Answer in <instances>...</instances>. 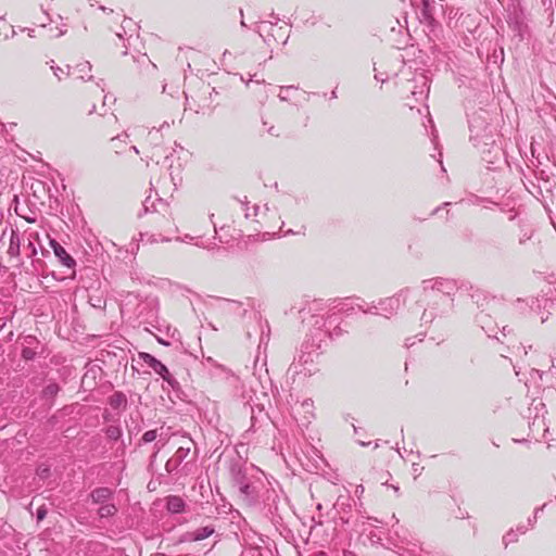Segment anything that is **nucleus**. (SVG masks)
<instances>
[{
	"label": "nucleus",
	"mask_w": 556,
	"mask_h": 556,
	"mask_svg": "<svg viewBox=\"0 0 556 556\" xmlns=\"http://www.w3.org/2000/svg\"><path fill=\"white\" fill-rule=\"evenodd\" d=\"M131 23H132L131 18L124 17L123 24L121 25V30L116 31V36L126 41L124 43V47H125V51L123 52L124 55H126L128 53V50L134 46L132 45L134 38L131 35L129 37L125 38L126 26H127V24H131ZM137 39H138V37L135 38V40H137Z\"/></svg>",
	"instance_id": "obj_17"
},
{
	"label": "nucleus",
	"mask_w": 556,
	"mask_h": 556,
	"mask_svg": "<svg viewBox=\"0 0 556 556\" xmlns=\"http://www.w3.org/2000/svg\"><path fill=\"white\" fill-rule=\"evenodd\" d=\"M185 501L180 496L172 495L166 500V508L173 514H179L185 509Z\"/></svg>",
	"instance_id": "obj_18"
},
{
	"label": "nucleus",
	"mask_w": 556,
	"mask_h": 556,
	"mask_svg": "<svg viewBox=\"0 0 556 556\" xmlns=\"http://www.w3.org/2000/svg\"><path fill=\"white\" fill-rule=\"evenodd\" d=\"M220 305V309L228 314L239 315L244 317L248 309L253 307V300L251 298H247L245 301H237L230 299H218Z\"/></svg>",
	"instance_id": "obj_7"
},
{
	"label": "nucleus",
	"mask_w": 556,
	"mask_h": 556,
	"mask_svg": "<svg viewBox=\"0 0 556 556\" xmlns=\"http://www.w3.org/2000/svg\"><path fill=\"white\" fill-rule=\"evenodd\" d=\"M271 16L275 17V22H269L271 25H276L277 21H279V17H276L274 13H271Z\"/></svg>",
	"instance_id": "obj_55"
},
{
	"label": "nucleus",
	"mask_w": 556,
	"mask_h": 556,
	"mask_svg": "<svg viewBox=\"0 0 556 556\" xmlns=\"http://www.w3.org/2000/svg\"><path fill=\"white\" fill-rule=\"evenodd\" d=\"M375 79L381 83H386L388 80V77H382V75L376 74Z\"/></svg>",
	"instance_id": "obj_49"
},
{
	"label": "nucleus",
	"mask_w": 556,
	"mask_h": 556,
	"mask_svg": "<svg viewBox=\"0 0 556 556\" xmlns=\"http://www.w3.org/2000/svg\"><path fill=\"white\" fill-rule=\"evenodd\" d=\"M356 306L358 309H361L363 313H371V308L367 307V304L364 301H359V303H356Z\"/></svg>",
	"instance_id": "obj_44"
},
{
	"label": "nucleus",
	"mask_w": 556,
	"mask_h": 556,
	"mask_svg": "<svg viewBox=\"0 0 556 556\" xmlns=\"http://www.w3.org/2000/svg\"><path fill=\"white\" fill-rule=\"evenodd\" d=\"M240 498L249 506L257 502V491L254 484L250 481L239 485L238 488Z\"/></svg>",
	"instance_id": "obj_12"
},
{
	"label": "nucleus",
	"mask_w": 556,
	"mask_h": 556,
	"mask_svg": "<svg viewBox=\"0 0 556 556\" xmlns=\"http://www.w3.org/2000/svg\"><path fill=\"white\" fill-rule=\"evenodd\" d=\"M140 240L147 241L149 243H155V242H168L170 239L168 237L162 236V235H143L140 233Z\"/></svg>",
	"instance_id": "obj_25"
},
{
	"label": "nucleus",
	"mask_w": 556,
	"mask_h": 556,
	"mask_svg": "<svg viewBox=\"0 0 556 556\" xmlns=\"http://www.w3.org/2000/svg\"><path fill=\"white\" fill-rule=\"evenodd\" d=\"M29 247L33 249V253H36V249L31 242H29Z\"/></svg>",
	"instance_id": "obj_63"
},
{
	"label": "nucleus",
	"mask_w": 556,
	"mask_h": 556,
	"mask_svg": "<svg viewBox=\"0 0 556 556\" xmlns=\"http://www.w3.org/2000/svg\"><path fill=\"white\" fill-rule=\"evenodd\" d=\"M533 236V230L532 229H523L521 230V233L518 238V242L520 245H523L526 244L529 240H531Z\"/></svg>",
	"instance_id": "obj_34"
},
{
	"label": "nucleus",
	"mask_w": 556,
	"mask_h": 556,
	"mask_svg": "<svg viewBox=\"0 0 556 556\" xmlns=\"http://www.w3.org/2000/svg\"><path fill=\"white\" fill-rule=\"evenodd\" d=\"M342 498H343L342 496H340V497L338 498V501L336 502V505H334L336 507L340 505V501H341Z\"/></svg>",
	"instance_id": "obj_62"
},
{
	"label": "nucleus",
	"mask_w": 556,
	"mask_h": 556,
	"mask_svg": "<svg viewBox=\"0 0 556 556\" xmlns=\"http://www.w3.org/2000/svg\"><path fill=\"white\" fill-rule=\"evenodd\" d=\"M98 87L101 88V91H104V83H103V79H101L98 84Z\"/></svg>",
	"instance_id": "obj_53"
},
{
	"label": "nucleus",
	"mask_w": 556,
	"mask_h": 556,
	"mask_svg": "<svg viewBox=\"0 0 556 556\" xmlns=\"http://www.w3.org/2000/svg\"><path fill=\"white\" fill-rule=\"evenodd\" d=\"M46 516H47V508L45 506H40L36 513L37 520L41 521L46 518Z\"/></svg>",
	"instance_id": "obj_41"
},
{
	"label": "nucleus",
	"mask_w": 556,
	"mask_h": 556,
	"mask_svg": "<svg viewBox=\"0 0 556 556\" xmlns=\"http://www.w3.org/2000/svg\"><path fill=\"white\" fill-rule=\"evenodd\" d=\"M99 10H101L102 12L106 13V14H114V10L111 9V8H106L104 5H100L99 7Z\"/></svg>",
	"instance_id": "obj_46"
},
{
	"label": "nucleus",
	"mask_w": 556,
	"mask_h": 556,
	"mask_svg": "<svg viewBox=\"0 0 556 556\" xmlns=\"http://www.w3.org/2000/svg\"><path fill=\"white\" fill-rule=\"evenodd\" d=\"M526 303L530 311L540 316L541 323H545L549 316V308L553 302L544 296L528 298L526 300L518 299V303Z\"/></svg>",
	"instance_id": "obj_6"
},
{
	"label": "nucleus",
	"mask_w": 556,
	"mask_h": 556,
	"mask_svg": "<svg viewBox=\"0 0 556 556\" xmlns=\"http://www.w3.org/2000/svg\"><path fill=\"white\" fill-rule=\"evenodd\" d=\"M191 239H192V238H191L190 236H186V237H185V239H184V241H186V240H191Z\"/></svg>",
	"instance_id": "obj_64"
},
{
	"label": "nucleus",
	"mask_w": 556,
	"mask_h": 556,
	"mask_svg": "<svg viewBox=\"0 0 556 556\" xmlns=\"http://www.w3.org/2000/svg\"><path fill=\"white\" fill-rule=\"evenodd\" d=\"M412 469L416 479L418 476H420L421 471L424 470V467H421L418 463H413Z\"/></svg>",
	"instance_id": "obj_42"
},
{
	"label": "nucleus",
	"mask_w": 556,
	"mask_h": 556,
	"mask_svg": "<svg viewBox=\"0 0 556 556\" xmlns=\"http://www.w3.org/2000/svg\"><path fill=\"white\" fill-rule=\"evenodd\" d=\"M34 340H35V338H33V337H28V338L26 339V342H27L28 344H31V342H33Z\"/></svg>",
	"instance_id": "obj_57"
},
{
	"label": "nucleus",
	"mask_w": 556,
	"mask_h": 556,
	"mask_svg": "<svg viewBox=\"0 0 556 556\" xmlns=\"http://www.w3.org/2000/svg\"><path fill=\"white\" fill-rule=\"evenodd\" d=\"M544 507H545V504L542 507L535 508L533 516L528 518V525L530 528L534 527V525L536 523V520H538V515L540 511H542L544 509Z\"/></svg>",
	"instance_id": "obj_38"
},
{
	"label": "nucleus",
	"mask_w": 556,
	"mask_h": 556,
	"mask_svg": "<svg viewBox=\"0 0 556 556\" xmlns=\"http://www.w3.org/2000/svg\"><path fill=\"white\" fill-rule=\"evenodd\" d=\"M491 126L488 123L485 112L473 113L469 118L470 141L475 147H480V137Z\"/></svg>",
	"instance_id": "obj_5"
},
{
	"label": "nucleus",
	"mask_w": 556,
	"mask_h": 556,
	"mask_svg": "<svg viewBox=\"0 0 556 556\" xmlns=\"http://www.w3.org/2000/svg\"><path fill=\"white\" fill-rule=\"evenodd\" d=\"M254 30L260 35V37L263 39V41L265 43H267V45L269 43V40L266 37L263 36V34L261 33L260 28H255Z\"/></svg>",
	"instance_id": "obj_50"
},
{
	"label": "nucleus",
	"mask_w": 556,
	"mask_h": 556,
	"mask_svg": "<svg viewBox=\"0 0 556 556\" xmlns=\"http://www.w3.org/2000/svg\"><path fill=\"white\" fill-rule=\"evenodd\" d=\"M529 428L534 438L541 432H545L547 430L545 427L544 418L539 417L538 415H535L533 421L529 425Z\"/></svg>",
	"instance_id": "obj_23"
},
{
	"label": "nucleus",
	"mask_w": 556,
	"mask_h": 556,
	"mask_svg": "<svg viewBox=\"0 0 556 556\" xmlns=\"http://www.w3.org/2000/svg\"><path fill=\"white\" fill-rule=\"evenodd\" d=\"M293 89H296L294 86H286V87H280V92L278 94V98L281 100V101H289V92Z\"/></svg>",
	"instance_id": "obj_35"
},
{
	"label": "nucleus",
	"mask_w": 556,
	"mask_h": 556,
	"mask_svg": "<svg viewBox=\"0 0 556 556\" xmlns=\"http://www.w3.org/2000/svg\"><path fill=\"white\" fill-rule=\"evenodd\" d=\"M109 404L114 409H118L122 407L125 408L127 405V397L122 392H114L109 399Z\"/></svg>",
	"instance_id": "obj_21"
},
{
	"label": "nucleus",
	"mask_w": 556,
	"mask_h": 556,
	"mask_svg": "<svg viewBox=\"0 0 556 556\" xmlns=\"http://www.w3.org/2000/svg\"><path fill=\"white\" fill-rule=\"evenodd\" d=\"M240 203L242 205V210L244 211L245 218H251L252 216H254V217L258 216V212H260L258 205H254L252 207L253 208V213H252V210H250V207H249L248 201H240Z\"/></svg>",
	"instance_id": "obj_29"
},
{
	"label": "nucleus",
	"mask_w": 556,
	"mask_h": 556,
	"mask_svg": "<svg viewBox=\"0 0 556 556\" xmlns=\"http://www.w3.org/2000/svg\"><path fill=\"white\" fill-rule=\"evenodd\" d=\"M49 473H50V469H49V468H42V469H39V470H38V475H39V477H41V478H47V477H49Z\"/></svg>",
	"instance_id": "obj_45"
},
{
	"label": "nucleus",
	"mask_w": 556,
	"mask_h": 556,
	"mask_svg": "<svg viewBox=\"0 0 556 556\" xmlns=\"http://www.w3.org/2000/svg\"><path fill=\"white\" fill-rule=\"evenodd\" d=\"M113 496V491L110 488L101 486L94 489L90 493V497L96 504H103Z\"/></svg>",
	"instance_id": "obj_16"
},
{
	"label": "nucleus",
	"mask_w": 556,
	"mask_h": 556,
	"mask_svg": "<svg viewBox=\"0 0 556 556\" xmlns=\"http://www.w3.org/2000/svg\"><path fill=\"white\" fill-rule=\"evenodd\" d=\"M51 70L53 71V74L58 77L59 80L62 79V75H68V73H65V71L60 66H51Z\"/></svg>",
	"instance_id": "obj_40"
},
{
	"label": "nucleus",
	"mask_w": 556,
	"mask_h": 556,
	"mask_svg": "<svg viewBox=\"0 0 556 556\" xmlns=\"http://www.w3.org/2000/svg\"><path fill=\"white\" fill-rule=\"evenodd\" d=\"M396 83L399 92L410 110L427 99L429 93V79L424 72L403 71Z\"/></svg>",
	"instance_id": "obj_2"
},
{
	"label": "nucleus",
	"mask_w": 556,
	"mask_h": 556,
	"mask_svg": "<svg viewBox=\"0 0 556 556\" xmlns=\"http://www.w3.org/2000/svg\"><path fill=\"white\" fill-rule=\"evenodd\" d=\"M518 541V533H516L515 529H510L503 536V543L505 546H508L510 543H515Z\"/></svg>",
	"instance_id": "obj_32"
},
{
	"label": "nucleus",
	"mask_w": 556,
	"mask_h": 556,
	"mask_svg": "<svg viewBox=\"0 0 556 556\" xmlns=\"http://www.w3.org/2000/svg\"><path fill=\"white\" fill-rule=\"evenodd\" d=\"M410 293H413L410 288H404L394 295L380 300L379 308L381 309V315L390 318L392 315L396 314L400 307L405 304Z\"/></svg>",
	"instance_id": "obj_4"
},
{
	"label": "nucleus",
	"mask_w": 556,
	"mask_h": 556,
	"mask_svg": "<svg viewBox=\"0 0 556 556\" xmlns=\"http://www.w3.org/2000/svg\"><path fill=\"white\" fill-rule=\"evenodd\" d=\"M116 511H117V509H116L115 505L104 504L99 508L98 514L101 518H106V517L113 516Z\"/></svg>",
	"instance_id": "obj_27"
},
{
	"label": "nucleus",
	"mask_w": 556,
	"mask_h": 556,
	"mask_svg": "<svg viewBox=\"0 0 556 556\" xmlns=\"http://www.w3.org/2000/svg\"><path fill=\"white\" fill-rule=\"evenodd\" d=\"M50 247L52 248L54 255L59 258L62 265L66 266L67 268H74L76 266V261L56 240L51 239Z\"/></svg>",
	"instance_id": "obj_11"
},
{
	"label": "nucleus",
	"mask_w": 556,
	"mask_h": 556,
	"mask_svg": "<svg viewBox=\"0 0 556 556\" xmlns=\"http://www.w3.org/2000/svg\"><path fill=\"white\" fill-rule=\"evenodd\" d=\"M476 148L481 152V154L488 162H491L490 160L486 159V155L492 154L493 152L496 153L500 150L496 146L495 134L492 127H490L482 134V136L480 137V147Z\"/></svg>",
	"instance_id": "obj_9"
},
{
	"label": "nucleus",
	"mask_w": 556,
	"mask_h": 556,
	"mask_svg": "<svg viewBox=\"0 0 556 556\" xmlns=\"http://www.w3.org/2000/svg\"><path fill=\"white\" fill-rule=\"evenodd\" d=\"M338 96H337V91L336 90H332L331 91V94H330V98L331 99H336Z\"/></svg>",
	"instance_id": "obj_54"
},
{
	"label": "nucleus",
	"mask_w": 556,
	"mask_h": 556,
	"mask_svg": "<svg viewBox=\"0 0 556 556\" xmlns=\"http://www.w3.org/2000/svg\"><path fill=\"white\" fill-rule=\"evenodd\" d=\"M170 124L168 122H164L160 128H152L147 136V140L149 143L159 146L162 142L161 131L165 128H169Z\"/></svg>",
	"instance_id": "obj_19"
},
{
	"label": "nucleus",
	"mask_w": 556,
	"mask_h": 556,
	"mask_svg": "<svg viewBox=\"0 0 556 556\" xmlns=\"http://www.w3.org/2000/svg\"><path fill=\"white\" fill-rule=\"evenodd\" d=\"M510 331H511V330H510V329H508L506 326H504V327L502 328V330H501V332H502V334H503L504 337H506V336H507V333H509Z\"/></svg>",
	"instance_id": "obj_51"
},
{
	"label": "nucleus",
	"mask_w": 556,
	"mask_h": 556,
	"mask_svg": "<svg viewBox=\"0 0 556 556\" xmlns=\"http://www.w3.org/2000/svg\"><path fill=\"white\" fill-rule=\"evenodd\" d=\"M477 323L481 326L482 330H484L488 337L500 340L497 337V326L493 324L492 318L488 314H479L477 316Z\"/></svg>",
	"instance_id": "obj_13"
},
{
	"label": "nucleus",
	"mask_w": 556,
	"mask_h": 556,
	"mask_svg": "<svg viewBox=\"0 0 556 556\" xmlns=\"http://www.w3.org/2000/svg\"><path fill=\"white\" fill-rule=\"evenodd\" d=\"M457 290V283L447 278H430L421 281L420 292L428 302L421 315V321L431 324L437 317H442L453 306V296Z\"/></svg>",
	"instance_id": "obj_1"
},
{
	"label": "nucleus",
	"mask_w": 556,
	"mask_h": 556,
	"mask_svg": "<svg viewBox=\"0 0 556 556\" xmlns=\"http://www.w3.org/2000/svg\"><path fill=\"white\" fill-rule=\"evenodd\" d=\"M240 25H241V27H244V28H247V27H248V26H247V24H245V22L243 21V18H241Z\"/></svg>",
	"instance_id": "obj_60"
},
{
	"label": "nucleus",
	"mask_w": 556,
	"mask_h": 556,
	"mask_svg": "<svg viewBox=\"0 0 556 556\" xmlns=\"http://www.w3.org/2000/svg\"><path fill=\"white\" fill-rule=\"evenodd\" d=\"M105 434L110 440H118L122 437V429L117 425H111L105 429Z\"/></svg>",
	"instance_id": "obj_26"
},
{
	"label": "nucleus",
	"mask_w": 556,
	"mask_h": 556,
	"mask_svg": "<svg viewBox=\"0 0 556 556\" xmlns=\"http://www.w3.org/2000/svg\"><path fill=\"white\" fill-rule=\"evenodd\" d=\"M156 438H157V430H155V429L154 430H149V431H146L143 433V435L140 439V442L144 443V444L151 443L154 440H156Z\"/></svg>",
	"instance_id": "obj_33"
},
{
	"label": "nucleus",
	"mask_w": 556,
	"mask_h": 556,
	"mask_svg": "<svg viewBox=\"0 0 556 556\" xmlns=\"http://www.w3.org/2000/svg\"><path fill=\"white\" fill-rule=\"evenodd\" d=\"M422 11L426 17H432L434 13V0H421Z\"/></svg>",
	"instance_id": "obj_31"
},
{
	"label": "nucleus",
	"mask_w": 556,
	"mask_h": 556,
	"mask_svg": "<svg viewBox=\"0 0 556 556\" xmlns=\"http://www.w3.org/2000/svg\"><path fill=\"white\" fill-rule=\"evenodd\" d=\"M94 111H96V105L93 104V105L90 108L89 114H92Z\"/></svg>",
	"instance_id": "obj_61"
},
{
	"label": "nucleus",
	"mask_w": 556,
	"mask_h": 556,
	"mask_svg": "<svg viewBox=\"0 0 556 556\" xmlns=\"http://www.w3.org/2000/svg\"><path fill=\"white\" fill-rule=\"evenodd\" d=\"M549 371L552 375L556 376V361L555 359H552V366H551Z\"/></svg>",
	"instance_id": "obj_48"
},
{
	"label": "nucleus",
	"mask_w": 556,
	"mask_h": 556,
	"mask_svg": "<svg viewBox=\"0 0 556 556\" xmlns=\"http://www.w3.org/2000/svg\"><path fill=\"white\" fill-rule=\"evenodd\" d=\"M122 137L127 138V137H128V135H127V134H124V135H122V136H117L116 138H113L112 140L114 141V140H116V139H121Z\"/></svg>",
	"instance_id": "obj_59"
},
{
	"label": "nucleus",
	"mask_w": 556,
	"mask_h": 556,
	"mask_svg": "<svg viewBox=\"0 0 556 556\" xmlns=\"http://www.w3.org/2000/svg\"><path fill=\"white\" fill-rule=\"evenodd\" d=\"M191 451L190 442L187 446H179L176 453L172 458H169L165 464V469L167 472H174L176 471L179 466L182 464V462L188 457L189 453Z\"/></svg>",
	"instance_id": "obj_10"
},
{
	"label": "nucleus",
	"mask_w": 556,
	"mask_h": 556,
	"mask_svg": "<svg viewBox=\"0 0 556 556\" xmlns=\"http://www.w3.org/2000/svg\"><path fill=\"white\" fill-rule=\"evenodd\" d=\"M471 298L475 300V302L479 305V306H482L483 305V302H485L488 299L486 296L483 294V292L477 290L475 293L471 294Z\"/></svg>",
	"instance_id": "obj_37"
},
{
	"label": "nucleus",
	"mask_w": 556,
	"mask_h": 556,
	"mask_svg": "<svg viewBox=\"0 0 556 556\" xmlns=\"http://www.w3.org/2000/svg\"><path fill=\"white\" fill-rule=\"evenodd\" d=\"M130 149H131L136 154H139V150H138V148H137L136 146H132Z\"/></svg>",
	"instance_id": "obj_56"
},
{
	"label": "nucleus",
	"mask_w": 556,
	"mask_h": 556,
	"mask_svg": "<svg viewBox=\"0 0 556 556\" xmlns=\"http://www.w3.org/2000/svg\"><path fill=\"white\" fill-rule=\"evenodd\" d=\"M229 471L233 486L238 488L249 481L245 471L239 463L232 464Z\"/></svg>",
	"instance_id": "obj_14"
},
{
	"label": "nucleus",
	"mask_w": 556,
	"mask_h": 556,
	"mask_svg": "<svg viewBox=\"0 0 556 556\" xmlns=\"http://www.w3.org/2000/svg\"><path fill=\"white\" fill-rule=\"evenodd\" d=\"M8 252L12 256H17L20 254V237L15 231H12Z\"/></svg>",
	"instance_id": "obj_24"
},
{
	"label": "nucleus",
	"mask_w": 556,
	"mask_h": 556,
	"mask_svg": "<svg viewBox=\"0 0 556 556\" xmlns=\"http://www.w3.org/2000/svg\"><path fill=\"white\" fill-rule=\"evenodd\" d=\"M215 532V528L212 526H206L199 528L192 532H188L186 534V540L188 541H202L208 536H211Z\"/></svg>",
	"instance_id": "obj_15"
},
{
	"label": "nucleus",
	"mask_w": 556,
	"mask_h": 556,
	"mask_svg": "<svg viewBox=\"0 0 556 556\" xmlns=\"http://www.w3.org/2000/svg\"><path fill=\"white\" fill-rule=\"evenodd\" d=\"M140 358L143 361V363L146 365H148L151 369H153L155 374L161 376L163 378V380H165L172 387H174L176 381L173 378V376L170 375V372L168 371L167 367L162 362H160L159 359H156L154 356H152L149 353H140Z\"/></svg>",
	"instance_id": "obj_8"
},
{
	"label": "nucleus",
	"mask_w": 556,
	"mask_h": 556,
	"mask_svg": "<svg viewBox=\"0 0 556 556\" xmlns=\"http://www.w3.org/2000/svg\"><path fill=\"white\" fill-rule=\"evenodd\" d=\"M240 203L242 205V210L244 211L245 218H251L252 216H254V217L258 216V212H260L258 205H254L252 207L253 208V213H252V210H250V207H249L248 201H240Z\"/></svg>",
	"instance_id": "obj_30"
},
{
	"label": "nucleus",
	"mask_w": 556,
	"mask_h": 556,
	"mask_svg": "<svg viewBox=\"0 0 556 556\" xmlns=\"http://www.w3.org/2000/svg\"><path fill=\"white\" fill-rule=\"evenodd\" d=\"M529 529H531V528L529 527L528 523L527 525H519V526H517L515 531L519 535V534H525Z\"/></svg>",
	"instance_id": "obj_43"
},
{
	"label": "nucleus",
	"mask_w": 556,
	"mask_h": 556,
	"mask_svg": "<svg viewBox=\"0 0 556 556\" xmlns=\"http://www.w3.org/2000/svg\"><path fill=\"white\" fill-rule=\"evenodd\" d=\"M367 307L371 308V313L370 314H378L377 309L379 308V303L377 305L372 303L370 305H367Z\"/></svg>",
	"instance_id": "obj_47"
},
{
	"label": "nucleus",
	"mask_w": 556,
	"mask_h": 556,
	"mask_svg": "<svg viewBox=\"0 0 556 556\" xmlns=\"http://www.w3.org/2000/svg\"><path fill=\"white\" fill-rule=\"evenodd\" d=\"M157 342L165 345V346H168L169 345V342L165 341L164 339L162 338H157Z\"/></svg>",
	"instance_id": "obj_52"
},
{
	"label": "nucleus",
	"mask_w": 556,
	"mask_h": 556,
	"mask_svg": "<svg viewBox=\"0 0 556 556\" xmlns=\"http://www.w3.org/2000/svg\"><path fill=\"white\" fill-rule=\"evenodd\" d=\"M64 34H65V30L60 29V30H59V33H58L55 36H56V37H60V36L64 35Z\"/></svg>",
	"instance_id": "obj_58"
},
{
	"label": "nucleus",
	"mask_w": 556,
	"mask_h": 556,
	"mask_svg": "<svg viewBox=\"0 0 556 556\" xmlns=\"http://www.w3.org/2000/svg\"><path fill=\"white\" fill-rule=\"evenodd\" d=\"M36 351L29 346H25L22 350V357L26 361H31L36 357Z\"/></svg>",
	"instance_id": "obj_36"
},
{
	"label": "nucleus",
	"mask_w": 556,
	"mask_h": 556,
	"mask_svg": "<svg viewBox=\"0 0 556 556\" xmlns=\"http://www.w3.org/2000/svg\"><path fill=\"white\" fill-rule=\"evenodd\" d=\"M138 55H132L134 61L139 64L140 67L144 68L146 71L155 70L156 66L154 63L151 62L147 53H141L139 50H137Z\"/></svg>",
	"instance_id": "obj_22"
},
{
	"label": "nucleus",
	"mask_w": 556,
	"mask_h": 556,
	"mask_svg": "<svg viewBox=\"0 0 556 556\" xmlns=\"http://www.w3.org/2000/svg\"><path fill=\"white\" fill-rule=\"evenodd\" d=\"M318 352L313 345H303L298 357L290 365L289 370L294 375L312 376L317 371Z\"/></svg>",
	"instance_id": "obj_3"
},
{
	"label": "nucleus",
	"mask_w": 556,
	"mask_h": 556,
	"mask_svg": "<svg viewBox=\"0 0 556 556\" xmlns=\"http://www.w3.org/2000/svg\"><path fill=\"white\" fill-rule=\"evenodd\" d=\"M301 408L312 415L313 402L311 400H305L301 403Z\"/></svg>",
	"instance_id": "obj_39"
},
{
	"label": "nucleus",
	"mask_w": 556,
	"mask_h": 556,
	"mask_svg": "<svg viewBox=\"0 0 556 556\" xmlns=\"http://www.w3.org/2000/svg\"><path fill=\"white\" fill-rule=\"evenodd\" d=\"M91 64L88 61L81 62L75 66V73L77 74L78 78L83 80H90L92 78V75H90L91 72Z\"/></svg>",
	"instance_id": "obj_20"
},
{
	"label": "nucleus",
	"mask_w": 556,
	"mask_h": 556,
	"mask_svg": "<svg viewBox=\"0 0 556 556\" xmlns=\"http://www.w3.org/2000/svg\"><path fill=\"white\" fill-rule=\"evenodd\" d=\"M59 391L60 387L56 383L52 382L45 387L42 395L46 399H52L59 393Z\"/></svg>",
	"instance_id": "obj_28"
}]
</instances>
